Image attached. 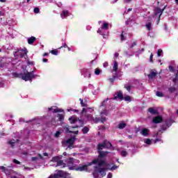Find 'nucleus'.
<instances>
[{
  "mask_svg": "<svg viewBox=\"0 0 178 178\" xmlns=\"http://www.w3.org/2000/svg\"><path fill=\"white\" fill-rule=\"evenodd\" d=\"M108 152H100L99 156H98L97 159L92 161V163H97L98 166L94 167V172H92V175L94 178H102L104 176H106V172L105 170H111L113 172V170H116V169L119 168V165H115L112 164L107 163L106 161L104 159V158L106 156Z\"/></svg>",
  "mask_w": 178,
  "mask_h": 178,
  "instance_id": "nucleus-1",
  "label": "nucleus"
},
{
  "mask_svg": "<svg viewBox=\"0 0 178 178\" xmlns=\"http://www.w3.org/2000/svg\"><path fill=\"white\" fill-rule=\"evenodd\" d=\"M94 112V107L92 108H83L82 111L81 112V118L84 122H94L95 123H98V122H102L104 123L106 118L105 117H102V118L92 117V113Z\"/></svg>",
  "mask_w": 178,
  "mask_h": 178,
  "instance_id": "nucleus-2",
  "label": "nucleus"
},
{
  "mask_svg": "<svg viewBox=\"0 0 178 178\" xmlns=\"http://www.w3.org/2000/svg\"><path fill=\"white\" fill-rule=\"evenodd\" d=\"M109 24L108 23H104L102 26L97 30V33L102 35L103 38H106L109 35Z\"/></svg>",
  "mask_w": 178,
  "mask_h": 178,
  "instance_id": "nucleus-3",
  "label": "nucleus"
},
{
  "mask_svg": "<svg viewBox=\"0 0 178 178\" xmlns=\"http://www.w3.org/2000/svg\"><path fill=\"white\" fill-rule=\"evenodd\" d=\"M173 123H175V120H173V118H170L167 119L165 120V124L161 126V130L159 131V132L157 133V136L158 134H161V133H163L162 131H165V130H167L168 127H170V126H172Z\"/></svg>",
  "mask_w": 178,
  "mask_h": 178,
  "instance_id": "nucleus-4",
  "label": "nucleus"
},
{
  "mask_svg": "<svg viewBox=\"0 0 178 178\" xmlns=\"http://www.w3.org/2000/svg\"><path fill=\"white\" fill-rule=\"evenodd\" d=\"M111 147H112V144L107 140H104L102 143H99L97 146L99 156L100 152H104V151H102V149H104V148H111Z\"/></svg>",
  "mask_w": 178,
  "mask_h": 178,
  "instance_id": "nucleus-5",
  "label": "nucleus"
},
{
  "mask_svg": "<svg viewBox=\"0 0 178 178\" xmlns=\"http://www.w3.org/2000/svg\"><path fill=\"white\" fill-rule=\"evenodd\" d=\"M34 77H37V75L34 74V71L31 72H27V73L22 75V80H24L25 81H31Z\"/></svg>",
  "mask_w": 178,
  "mask_h": 178,
  "instance_id": "nucleus-6",
  "label": "nucleus"
},
{
  "mask_svg": "<svg viewBox=\"0 0 178 178\" xmlns=\"http://www.w3.org/2000/svg\"><path fill=\"white\" fill-rule=\"evenodd\" d=\"M108 99H109L107 98V99H104L102 102V104H101V105L99 106V111H101V108H104V111L100 112V115L102 116H104V115L105 116H108V110H106V102H108Z\"/></svg>",
  "mask_w": 178,
  "mask_h": 178,
  "instance_id": "nucleus-7",
  "label": "nucleus"
},
{
  "mask_svg": "<svg viewBox=\"0 0 178 178\" xmlns=\"http://www.w3.org/2000/svg\"><path fill=\"white\" fill-rule=\"evenodd\" d=\"M20 140L18 137L15 138V139H11L8 142V145L10 146L11 148H15L16 147H20V143L19 142Z\"/></svg>",
  "mask_w": 178,
  "mask_h": 178,
  "instance_id": "nucleus-8",
  "label": "nucleus"
},
{
  "mask_svg": "<svg viewBox=\"0 0 178 178\" xmlns=\"http://www.w3.org/2000/svg\"><path fill=\"white\" fill-rule=\"evenodd\" d=\"M76 159L70 158L67 160V164L70 170H74L76 169Z\"/></svg>",
  "mask_w": 178,
  "mask_h": 178,
  "instance_id": "nucleus-9",
  "label": "nucleus"
},
{
  "mask_svg": "<svg viewBox=\"0 0 178 178\" xmlns=\"http://www.w3.org/2000/svg\"><path fill=\"white\" fill-rule=\"evenodd\" d=\"M81 74L83 76L85 79H91V69H83L81 70Z\"/></svg>",
  "mask_w": 178,
  "mask_h": 178,
  "instance_id": "nucleus-10",
  "label": "nucleus"
},
{
  "mask_svg": "<svg viewBox=\"0 0 178 178\" xmlns=\"http://www.w3.org/2000/svg\"><path fill=\"white\" fill-rule=\"evenodd\" d=\"M76 141V138L72 137L65 140V144L67 146V148L72 149V148H74L73 145H74V142Z\"/></svg>",
  "mask_w": 178,
  "mask_h": 178,
  "instance_id": "nucleus-11",
  "label": "nucleus"
},
{
  "mask_svg": "<svg viewBox=\"0 0 178 178\" xmlns=\"http://www.w3.org/2000/svg\"><path fill=\"white\" fill-rule=\"evenodd\" d=\"M16 55L17 56H19V58H27V49H21L18 51H16L15 53V56H16Z\"/></svg>",
  "mask_w": 178,
  "mask_h": 178,
  "instance_id": "nucleus-12",
  "label": "nucleus"
},
{
  "mask_svg": "<svg viewBox=\"0 0 178 178\" xmlns=\"http://www.w3.org/2000/svg\"><path fill=\"white\" fill-rule=\"evenodd\" d=\"M166 9V6L163 7V8L161 9L159 7H156L154 8V15L155 16H157L158 17H161L162 15V13H163V10Z\"/></svg>",
  "mask_w": 178,
  "mask_h": 178,
  "instance_id": "nucleus-13",
  "label": "nucleus"
},
{
  "mask_svg": "<svg viewBox=\"0 0 178 178\" xmlns=\"http://www.w3.org/2000/svg\"><path fill=\"white\" fill-rule=\"evenodd\" d=\"M94 164V163L90 162L88 163V165H81L79 166L77 168L75 167L74 170H78L79 172H84V170H87L88 166H91V165Z\"/></svg>",
  "mask_w": 178,
  "mask_h": 178,
  "instance_id": "nucleus-14",
  "label": "nucleus"
},
{
  "mask_svg": "<svg viewBox=\"0 0 178 178\" xmlns=\"http://www.w3.org/2000/svg\"><path fill=\"white\" fill-rule=\"evenodd\" d=\"M118 152L122 156V158H126L127 155H129V152H127V149L123 148V147H120L117 149Z\"/></svg>",
  "mask_w": 178,
  "mask_h": 178,
  "instance_id": "nucleus-15",
  "label": "nucleus"
},
{
  "mask_svg": "<svg viewBox=\"0 0 178 178\" xmlns=\"http://www.w3.org/2000/svg\"><path fill=\"white\" fill-rule=\"evenodd\" d=\"M45 109L47 111V112H52L53 113H59V112H63V110L58 108L56 106H51Z\"/></svg>",
  "mask_w": 178,
  "mask_h": 178,
  "instance_id": "nucleus-16",
  "label": "nucleus"
},
{
  "mask_svg": "<svg viewBox=\"0 0 178 178\" xmlns=\"http://www.w3.org/2000/svg\"><path fill=\"white\" fill-rule=\"evenodd\" d=\"M12 63L8 62V63H0V67L1 69H8L10 70L12 69Z\"/></svg>",
  "mask_w": 178,
  "mask_h": 178,
  "instance_id": "nucleus-17",
  "label": "nucleus"
},
{
  "mask_svg": "<svg viewBox=\"0 0 178 178\" xmlns=\"http://www.w3.org/2000/svg\"><path fill=\"white\" fill-rule=\"evenodd\" d=\"M118 69H119V64L116 60H113V70H112L113 74H118Z\"/></svg>",
  "mask_w": 178,
  "mask_h": 178,
  "instance_id": "nucleus-18",
  "label": "nucleus"
},
{
  "mask_svg": "<svg viewBox=\"0 0 178 178\" xmlns=\"http://www.w3.org/2000/svg\"><path fill=\"white\" fill-rule=\"evenodd\" d=\"M116 79H118L119 80H122V76H120L118 74H113V77L108 79V81H110V83H111V84H113V83L115 82V80H116Z\"/></svg>",
  "mask_w": 178,
  "mask_h": 178,
  "instance_id": "nucleus-19",
  "label": "nucleus"
},
{
  "mask_svg": "<svg viewBox=\"0 0 178 178\" xmlns=\"http://www.w3.org/2000/svg\"><path fill=\"white\" fill-rule=\"evenodd\" d=\"M140 134L141 136H143V137H148V136H149V129L147 128H143L140 129Z\"/></svg>",
  "mask_w": 178,
  "mask_h": 178,
  "instance_id": "nucleus-20",
  "label": "nucleus"
},
{
  "mask_svg": "<svg viewBox=\"0 0 178 178\" xmlns=\"http://www.w3.org/2000/svg\"><path fill=\"white\" fill-rule=\"evenodd\" d=\"M69 120L72 124H76V123H80V120L77 119V118L74 116L70 118Z\"/></svg>",
  "mask_w": 178,
  "mask_h": 178,
  "instance_id": "nucleus-21",
  "label": "nucleus"
},
{
  "mask_svg": "<svg viewBox=\"0 0 178 178\" xmlns=\"http://www.w3.org/2000/svg\"><path fill=\"white\" fill-rule=\"evenodd\" d=\"M143 143L146 144V147H149V145H152V143H154V139L144 138Z\"/></svg>",
  "mask_w": 178,
  "mask_h": 178,
  "instance_id": "nucleus-22",
  "label": "nucleus"
},
{
  "mask_svg": "<svg viewBox=\"0 0 178 178\" xmlns=\"http://www.w3.org/2000/svg\"><path fill=\"white\" fill-rule=\"evenodd\" d=\"M118 98L121 101L122 99H123V93H122V91L118 92L117 95L114 96L113 98H111V99H118Z\"/></svg>",
  "mask_w": 178,
  "mask_h": 178,
  "instance_id": "nucleus-23",
  "label": "nucleus"
},
{
  "mask_svg": "<svg viewBox=\"0 0 178 178\" xmlns=\"http://www.w3.org/2000/svg\"><path fill=\"white\" fill-rule=\"evenodd\" d=\"M163 119L161 116H156L153 118L152 122L154 123L155 124L158 123H161L162 122Z\"/></svg>",
  "mask_w": 178,
  "mask_h": 178,
  "instance_id": "nucleus-24",
  "label": "nucleus"
},
{
  "mask_svg": "<svg viewBox=\"0 0 178 178\" xmlns=\"http://www.w3.org/2000/svg\"><path fill=\"white\" fill-rule=\"evenodd\" d=\"M67 16H69V11L67 10H63L61 12L60 17L62 19H66L67 17Z\"/></svg>",
  "mask_w": 178,
  "mask_h": 178,
  "instance_id": "nucleus-25",
  "label": "nucleus"
},
{
  "mask_svg": "<svg viewBox=\"0 0 178 178\" xmlns=\"http://www.w3.org/2000/svg\"><path fill=\"white\" fill-rule=\"evenodd\" d=\"M37 39L34 36H31V38H28V39H27L28 44H29V45H33V44H34V42Z\"/></svg>",
  "mask_w": 178,
  "mask_h": 178,
  "instance_id": "nucleus-26",
  "label": "nucleus"
},
{
  "mask_svg": "<svg viewBox=\"0 0 178 178\" xmlns=\"http://www.w3.org/2000/svg\"><path fill=\"white\" fill-rule=\"evenodd\" d=\"M156 74H157L156 72H155L151 70L150 72H149V74L147 75V77H148V79H154V77H156Z\"/></svg>",
  "mask_w": 178,
  "mask_h": 178,
  "instance_id": "nucleus-27",
  "label": "nucleus"
},
{
  "mask_svg": "<svg viewBox=\"0 0 178 178\" xmlns=\"http://www.w3.org/2000/svg\"><path fill=\"white\" fill-rule=\"evenodd\" d=\"M56 166H60L61 168H66V163H63V161L58 160L57 161Z\"/></svg>",
  "mask_w": 178,
  "mask_h": 178,
  "instance_id": "nucleus-28",
  "label": "nucleus"
},
{
  "mask_svg": "<svg viewBox=\"0 0 178 178\" xmlns=\"http://www.w3.org/2000/svg\"><path fill=\"white\" fill-rule=\"evenodd\" d=\"M64 130H65V133H73V134H79V131H70V129L67 127H65L64 128Z\"/></svg>",
  "mask_w": 178,
  "mask_h": 178,
  "instance_id": "nucleus-29",
  "label": "nucleus"
},
{
  "mask_svg": "<svg viewBox=\"0 0 178 178\" xmlns=\"http://www.w3.org/2000/svg\"><path fill=\"white\" fill-rule=\"evenodd\" d=\"M56 118H58V120L59 122H63V120H65V115H63V114H57L56 115H55Z\"/></svg>",
  "mask_w": 178,
  "mask_h": 178,
  "instance_id": "nucleus-30",
  "label": "nucleus"
},
{
  "mask_svg": "<svg viewBox=\"0 0 178 178\" xmlns=\"http://www.w3.org/2000/svg\"><path fill=\"white\" fill-rule=\"evenodd\" d=\"M126 35H127V34L126 33V32L122 31L121 35H120V40L121 41H124L126 40Z\"/></svg>",
  "mask_w": 178,
  "mask_h": 178,
  "instance_id": "nucleus-31",
  "label": "nucleus"
},
{
  "mask_svg": "<svg viewBox=\"0 0 178 178\" xmlns=\"http://www.w3.org/2000/svg\"><path fill=\"white\" fill-rule=\"evenodd\" d=\"M127 124L126 123L122 122L118 124V129H120V130L124 129V127H126Z\"/></svg>",
  "mask_w": 178,
  "mask_h": 178,
  "instance_id": "nucleus-32",
  "label": "nucleus"
},
{
  "mask_svg": "<svg viewBox=\"0 0 178 178\" xmlns=\"http://www.w3.org/2000/svg\"><path fill=\"white\" fill-rule=\"evenodd\" d=\"M60 159H62V156H57L52 158V162H57L60 161Z\"/></svg>",
  "mask_w": 178,
  "mask_h": 178,
  "instance_id": "nucleus-33",
  "label": "nucleus"
},
{
  "mask_svg": "<svg viewBox=\"0 0 178 178\" xmlns=\"http://www.w3.org/2000/svg\"><path fill=\"white\" fill-rule=\"evenodd\" d=\"M88 131H90V128L88 127H85L82 129V132L83 134H87V133H88Z\"/></svg>",
  "mask_w": 178,
  "mask_h": 178,
  "instance_id": "nucleus-34",
  "label": "nucleus"
},
{
  "mask_svg": "<svg viewBox=\"0 0 178 178\" xmlns=\"http://www.w3.org/2000/svg\"><path fill=\"white\" fill-rule=\"evenodd\" d=\"M149 112L152 113V115H156V111L153 108H149Z\"/></svg>",
  "mask_w": 178,
  "mask_h": 178,
  "instance_id": "nucleus-35",
  "label": "nucleus"
},
{
  "mask_svg": "<svg viewBox=\"0 0 178 178\" xmlns=\"http://www.w3.org/2000/svg\"><path fill=\"white\" fill-rule=\"evenodd\" d=\"M144 48L141 49L140 50H138V51H136V56H139L140 55H141V54H143V52H144Z\"/></svg>",
  "mask_w": 178,
  "mask_h": 178,
  "instance_id": "nucleus-36",
  "label": "nucleus"
},
{
  "mask_svg": "<svg viewBox=\"0 0 178 178\" xmlns=\"http://www.w3.org/2000/svg\"><path fill=\"white\" fill-rule=\"evenodd\" d=\"M60 134H62V131H57L56 132V134H54V137L56 138H58L60 136Z\"/></svg>",
  "mask_w": 178,
  "mask_h": 178,
  "instance_id": "nucleus-37",
  "label": "nucleus"
},
{
  "mask_svg": "<svg viewBox=\"0 0 178 178\" xmlns=\"http://www.w3.org/2000/svg\"><path fill=\"white\" fill-rule=\"evenodd\" d=\"M145 27L149 31L152 30V24L151 23H147V24H146Z\"/></svg>",
  "mask_w": 178,
  "mask_h": 178,
  "instance_id": "nucleus-38",
  "label": "nucleus"
},
{
  "mask_svg": "<svg viewBox=\"0 0 178 178\" xmlns=\"http://www.w3.org/2000/svg\"><path fill=\"white\" fill-rule=\"evenodd\" d=\"M123 99H124V101H127L128 102H131V98L130 97V96H125L123 97Z\"/></svg>",
  "mask_w": 178,
  "mask_h": 178,
  "instance_id": "nucleus-39",
  "label": "nucleus"
},
{
  "mask_svg": "<svg viewBox=\"0 0 178 178\" xmlns=\"http://www.w3.org/2000/svg\"><path fill=\"white\" fill-rule=\"evenodd\" d=\"M124 88H126L128 92H130V90H131V86L129 85L125 84Z\"/></svg>",
  "mask_w": 178,
  "mask_h": 178,
  "instance_id": "nucleus-40",
  "label": "nucleus"
},
{
  "mask_svg": "<svg viewBox=\"0 0 178 178\" xmlns=\"http://www.w3.org/2000/svg\"><path fill=\"white\" fill-rule=\"evenodd\" d=\"M162 55H163V51H162V49H159L157 51V56H162Z\"/></svg>",
  "mask_w": 178,
  "mask_h": 178,
  "instance_id": "nucleus-41",
  "label": "nucleus"
},
{
  "mask_svg": "<svg viewBox=\"0 0 178 178\" xmlns=\"http://www.w3.org/2000/svg\"><path fill=\"white\" fill-rule=\"evenodd\" d=\"M0 169L1 170H3V172H5V173H6V175H8L9 173V171H8L6 170V168H5L4 166H0Z\"/></svg>",
  "mask_w": 178,
  "mask_h": 178,
  "instance_id": "nucleus-42",
  "label": "nucleus"
},
{
  "mask_svg": "<svg viewBox=\"0 0 178 178\" xmlns=\"http://www.w3.org/2000/svg\"><path fill=\"white\" fill-rule=\"evenodd\" d=\"M26 63H27L28 66H34V62L33 61H30L29 60H27Z\"/></svg>",
  "mask_w": 178,
  "mask_h": 178,
  "instance_id": "nucleus-43",
  "label": "nucleus"
},
{
  "mask_svg": "<svg viewBox=\"0 0 178 178\" xmlns=\"http://www.w3.org/2000/svg\"><path fill=\"white\" fill-rule=\"evenodd\" d=\"M19 122H20L21 123H24V122H26V123H29V122H33V120H29V121H25L24 118H19Z\"/></svg>",
  "mask_w": 178,
  "mask_h": 178,
  "instance_id": "nucleus-44",
  "label": "nucleus"
},
{
  "mask_svg": "<svg viewBox=\"0 0 178 178\" xmlns=\"http://www.w3.org/2000/svg\"><path fill=\"white\" fill-rule=\"evenodd\" d=\"M51 54L52 55H55L56 56H57L58 55V50L57 49H53L51 51Z\"/></svg>",
  "mask_w": 178,
  "mask_h": 178,
  "instance_id": "nucleus-45",
  "label": "nucleus"
},
{
  "mask_svg": "<svg viewBox=\"0 0 178 178\" xmlns=\"http://www.w3.org/2000/svg\"><path fill=\"white\" fill-rule=\"evenodd\" d=\"M99 73H101V70L97 68L95 70V74H96V76H99Z\"/></svg>",
  "mask_w": 178,
  "mask_h": 178,
  "instance_id": "nucleus-46",
  "label": "nucleus"
},
{
  "mask_svg": "<svg viewBox=\"0 0 178 178\" xmlns=\"http://www.w3.org/2000/svg\"><path fill=\"white\" fill-rule=\"evenodd\" d=\"M168 91H169L170 92H175V91H176V88H175V87H170V88H168Z\"/></svg>",
  "mask_w": 178,
  "mask_h": 178,
  "instance_id": "nucleus-47",
  "label": "nucleus"
},
{
  "mask_svg": "<svg viewBox=\"0 0 178 178\" xmlns=\"http://www.w3.org/2000/svg\"><path fill=\"white\" fill-rule=\"evenodd\" d=\"M156 95L157 97H163V93H162V92H160V91H157L156 92Z\"/></svg>",
  "mask_w": 178,
  "mask_h": 178,
  "instance_id": "nucleus-48",
  "label": "nucleus"
},
{
  "mask_svg": "<svg viewBox=\"0 0 178 178\" xmlns=\"http://www.w3.org/2000/svg\"><path fill=\"white\" fill-rule=\"evenodd\" d=\"M68 112H76V113H79V110H76V109H72V108H70L67 109Z\"/></svg>",
  "mask_w": 178,
  "mask_h": 178,
  "instance_id": "nucleus-49",
  "label": "nucleus"
},
{
  "mask_svg": "<svg viewBox=\"0 0 178 178\" xmlns=\"http://www.w3.org/2000/svg\"><path fill=\"white\" fill-rule=\"evenodd\" d=\"M33 12H34V13H38L40 12V8L38 7H35L33 9Z\"/></svg>",
  "mask_w": 178,
  "mask_h": 178,
  "instance_id": "nucleus-50",
  "label": "nucleus"
},
{
  "mask_svg": "<svg viewBox=\"0 0 178 178\" xmlns=\"http://www.w3.org/2000/svg\"><path fill=\"white\" fill-rule=\"evenodd\" d=\"M137 45V43L136 42H134L130 46L129 48L131 49L132 48H134Z\"/></svg>",
  "mask_w": 178,
  "mask_h": 178,
  "instance_id": "nucleus-51",
  "label": "nucleus"
},
{
  "mask_svg": "<svg viewBox=\"0 0 178 178\" xmlns=\"http://www.w3.org/2000/svg\"><path fill=\"white\" fill-rule=\"evenodd\" d=\"M79 100L81 101V106H87V104L84 103V102L83 101V99H79Z\"/></svg>",
  "mask_w": 178,
  "mask_h": 178,
  "instance_id": "nucleus-52",
  "label": "nucleus"
},
{
  "mask_svg": "<svg viewBox=\"0 0 178 178\" xmlns=\"http://www.w3.org/2000/svg\"><path fill=\"white\" fill-rule=\"evenodd\" d=\"M159 141H161V138H156L155 140H153V143L156 144V143H159Z\"/></svg>",
  "mask_w": 178,
  "mask_h": 178,
  "instance_id": "nucleus-53",
  "label": "nucleus"
},
{
  "mask_svg": "<svg viewBox=\"0 0 178 178\" xmlns=\"http://www.w3.org/2000/svg\"><path fill=\"white\" fill-rule=\"evenodd\" d=\"M168 69L170 72H175V68H173V66L172 65H169Z\"/></svg>",
  "mask_w": 178,
  "mask_h": 178,
  "instance_id": "nucleus-54",
  "label": "nucleus"
},
{
  "mask_svg": "<svg viewBox=\"0 0 178 178\" xmlns=\"http://www.w3.org/2000/svg\"><path fill=\"white\" fill-rule=\"evenodd\" d=\"M67 44L66 43H63V45L59 48V49H61V48H67Z\"/></svg>",
  "mask_w": 178,
  "mask_h": 178,
  "instance_id": "nucleus-55",
  "label": "nucleus"
},
{
  "mask_svg": "<svg viewBox=\"0 0 178 178\" xmlns=\"http://www.w3.org/2000/svg\"><path fill=\"white\" fill-rule=\"evenodd\" d=\"M13 163H16L17 165H20V161H17V159H13Z\"/></svg>",
  "mask_w": 178,
  "mask_h": 178,
  "instance_id": "nucleus-56",
  "label": "nucleus"
},
{
  "mask_svg": "<svg viewBox=\"0 0 178 178\" xmlns=\"http://www.w3.org/2000/svg\"><path fill=\"white\" fill-rule=\"evenodd\" d=\"M134 83H135V84H138V87L139 86H141L143 83H140V81H138V80H136L135 81H134Z\"/></svg>",
  "mask_w": 178,
  "mask_h": 178,
  "instance_id": "nucleus-57",
  "label": "nucleus"
},
{
  "mask_svg": "<svg viewBox=\"0 0 178 178\" xmlns=\"http://www.w3.org/2000/svg\"><path fill=\"white\" fill-rule=\"evenodd\" d=\"M30 1H31V0H24L23 2L21 3V5H22V4H23V3H29V2H30Z\"/></svg>",
  "mask_w": 178,
  "mask_h": 178,
  "instance_id": "nucleus-58",
  "label": "nucleus"
},
{
  "mask_svg": "<svg viewBox=\"0 0 178 178\" xmlns=\"http://www.w3.org/2000/svg\"><path fill=\"white\" fill-rule=\"evenodd\" d=\"M163 29L165 31H168V25H166V24H164Z\"/></svg>",
  "mask_w": 178,
  "mask_h": 178,
  "instance_id": "nucleus-59",
  "label": "nucleus"
},
{
  "mask_svg": "<svg viewBox=\"0 0 178 178\" xmlns=\"http://www.w3.org/2000/svg\"><path fill=\"white\" fill-rule=\"evenodd\" d=\"M124 54L126 55V56H128V58H130V56H133V55L129 54V53L127 51H124Z\"/></svg>",
  "mask_w": 178,
  "mask_h": 178,
  "instance_id": "nucleus-60",
  "label": "nucleus"
},
{
  "mask_svg": "<svg viewBox=\"0 0 178 178\" xmlns=\"http://www.w3.org/2000/svg\"><path fill=\"white\" fill-rule=\"evenodd\" d=\"M43 156H45L46 158H48L49 156V154L47 152L43 153Z\"/></svg>",
  "mask_w": 178,
  "mask_h": 178,
  "instance_id": "nucleus-61",
  "label": "nucleus"
},
{
  "mask_svg": "<svg viewBox=\"0 0 178 178\" xmlns=\"http://www.w3.org/2000/svg\"><path fill=\"white\" fill-rule=\"evenodd\" d=\"M108 62H105L104 64H103V66L104 67H108Z\"/></svg>",
  "mask_w": 178,
  "mask_h": 178,
  "instance_id": "nucleus-62",
  "label": "nucleus"
},
{
  "mask_svg": "<svg viewBox=\"0 0 178 178\" xmlns=\"http://www.w3.org/2000/svg\"><path fill=\"white\" fill-rule=\"evenodd\" d=\"M107 178H112V173L109 172L107 175Z\"/></svg>",
  "mask_w": 178,
  "mask_h": 178,
  "instance_id": "nucleus-63",
  "label": "nucleus"
},
{
  "mask_svg": "<svg viewBox=\"0 0 178 178\" xmlns=\"http://www.w3.org/2000/svg\"><path fill=\"white\" fill-rule=\"evenodd\" d=\"M152 58H154V54H151V55H150V62H151V63L153 62Z\"/></svg>",
  "mask_w": 178,
  "mask_h": 178,
  "instance_id": "nucleus-64",
  "label": "nucleus"
}]
</instances>
